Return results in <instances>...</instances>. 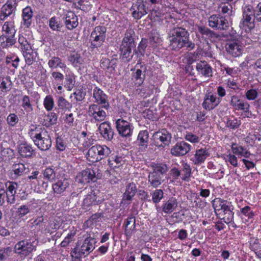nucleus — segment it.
Wrapping results in <instances>:
<instances>
[{
  "mask_svg": "<svg viewBox=\"0 0 261 261\" xmlns=\"http://www.w3.org/2000/svg\"><path fill=\"white\" fill-rule=\"evenodd\" d=\"M169 47L172 50L179 51L184 48L191 51L195 47V44L190 39V34L185 28L176 26L168 32Z\"/></svg>",
  "mask_w": 261,
  "mask_h": 261,
  "instance_id": "f257e3e1",
  "label": "nucleus"
},
{
  "mask_svg": "<svg viewBox=\"0 0 261 261\" xmlns=\"http://www.w3.org/2000/svg\"><path fill=\"white\" fill-rule=\"evenodd\" d=\"M135 36L134 30L132 29H127L120 45V57L125 62H130L134 56L136 55Z\"/></svg>",
  "mask_w": 261,
  "mask_h": 261,
  "instance_id": "f03ea898",
  "label": "nucleus"
},
{
  "mask_svg": "<svg viewBox=\"0 0 261 261\" xmlns=\"http://www.w3.org/2000/svg\"><path fill=\"white\" fill-rule=\"evenodd\" d=\"M215 213L217 215H219L221 219L223 220L226 223L231 222L233 218L232 212V206L230 203L226 200L218 201V204L216 205L213 204Z\"/></svg>",
  "mask_w": 261,
  "mask_h": 261,
  "instance_id": "7ed1b4c3",
  "label": "nucleus"
},
{
  "mask_svg": "<svg viewBox=\"0 0 261 261\" xmlns=\"http://www.w3.org/2000/svg\"><path fill=\"white\" fill-rule=\"evenodd\" d=\"M33 139L35 145L41 150H47L51 147L50 137L45 131L35 134Z\"/></svg>",
  "mask_w": 261,
  "mask_h": 261,
  "instance_id": "20e7f679",
  "label": "nucleus"
},
{
  "mask_svg": "<svg viewBox=\"0 0 261 261\" xmlns=\"http://www.w3.org/2000/svg\"><path fill=\"white\" fill-rule=\"evenodd\" d=\"M154 145L159 147H164L170 143L172 137L171 134L166 129L155 132L153 134Z\"/></svg>",
  "mask_w": 261,
  "mask_h": 261,
  "instance_id": "39448f33",
  "label": "nucleus"
},
{
  "mask_svg": "<svg viewBox=\"0 0 261 261\" xmlns=\"http://www.w3.org/2000/svg\"><path fill=\"white\" fill-rule=\"evenodd\" d=\"M208 22L210 27L219 30H226L229 27L228 19L220 15L211 16L208 18Z\"/></svg>",
  "mask_w": 261,
  "mask_h": 261,
  "instance_id": "423d86ee",
  "label": "nucleus"
},
{
  "mask_svg": "<svg viewBox=\"0 0 261 261\" xmlns=\"http://www.w3.org/2000/svg\"><path fill=\"white\" fill-rule=\"evenodd\" d=\"M255 12L251 5L246 6L243 10V17L242 23L244 27H247L249 29L254 27V21L255 20Z\"/></svg>",
  "mask_w": 261,
  "mask_h": 261,
  "instance_id": "0eeeda50",
  "label": "nucleus"
},
{
  "mask_svg": "<svg viewBox=\"0 0 261 261\" xmlns=\"http://www.w3.org/2000/svg\"><path fill=\"white\" fill-rule=\"evenodd\" d=\"M116 128L122 137H129L132 136L134 127L128 121L123 119H118L116 121Z\"/></svg>",
  "mask_w": 261,
  "mask_h": 261,
  "instance_id": "6e6552de",
  "label": "nucleus"
},
{
  "mask_svg": "<svg viewBox=\"0 0 261 261\" xmlns=\"http://www.w3.org/2000/svg\"><path fill=\"white\" fill-rule=\"evenodd\" d=\"M35 249L33 244L28 241L22 240L18 242L14 246V251L16 254L22 256H27Z\"/></svg>",
  "mask_w": 261,
  "mask_h": 261,
  "instance_id": "1a4fd4ad",
  "label": "nucleus"
},
{
  "mask_svg": "<svg viewBox=\"0 0 261 261\" xmlns=\"http://www.w3.org/2000/svg\"><path fill=\"white\" fill-rule=\"evenodd\" d=\"M95 170H97L96 167L93 168H87L79 174L77 179L81 183H88L90 181L94 182L98 178V177L96 176Z\"/></svg>",
  "mask_w": 261,
  "mask_h": 261,
  "instance_id": "9d476101",
  "label": "nucleus"
},
{
  "mask_svg": "<svg viewBox=\"0 0 261 261\" xmlns=\"http://www.w3.org/2000/svg\"><path fill=\"white\" fill-rule=\"evenodd\" d=\"M130 11H133L132 16L136 19H140L147 13L146 6L141 0H137L133 3Z\"/></svg>",
  "mask_w": 261,
  "mask_h": 261,
  "instance_id": "9b49d317",
  "label": "nucleus"
},
{
  "mask_svg": "<svg viewBox=\"0 0 261 261\" xmlns=\"http://www.w3.org/2000/svg\"><path fill=\"white\" fill-rule=\"evenodd\" d=\"M191 146L188 143L181 141L177 142L171 149V153L174 156H182L191 150Z\"/></svg>",
  "mask_w": 261,
  "mask_h": 261,
  "instance_id": "f8f14e48",
  "label": "nucleus"
},
{
  "mask_svg": "<svg viewBox=\"0 0 261 261\" xmlns=\"http://www.w3.org/2000/svg\"><path fill=\"white\" fill-rule=\"evenodd\" d=\"M88 114L95 120L101 121L103 120L106 116V112L98 105L93 104L89 106Z\"/></svg>",
  "mask_w": 261,
  "mask_h": 261,
  "instance_id": "ddd939ff",
  "label": "nucleus"
},
{
  "mask_svg": "<svg viewBox=\"0 0 261 261\" xmlns=\"http://www.w3.org/2000/svg\"><path fill=\"white\" fill-rule=\"evenodd\" d=\"M98 131L104 139L107 141L113 139L114 132L109 122L106 121L101 123L98 127Z\"/></svg>",
  "mask_w": 261,
  "mask_h": 261,
  "instance_id": "4468645a",
  "label": "nucleus"
},
{
  "mask_svg": "<svg viewBox=\"0 0 261 261\" xmlns=\"http://www.w3.org/2000/svg\"><path fill=\"white\" fill-rule=\"evenodd\" d=\"M230 105L236 110H242L246 113H249L250 105L247 102L239 99L238 96L233 95L231 97Z\"/></svg>",
  "mask_w": 261,
  "mask_h": 261,
  "instance_id": "2eb2a0df",
  "label": "nucleus"
},
{
  "mask_svg": "<svg viewBox=\"0 0 261 261\" xmlns=\"http://www.w3.org/2000/svg\"><path fill=\"white\" fill-rule=\"evenodd\" d=\"M196 68L199 74L207 77H210L213 76L212 68L205 61H200L197 63Z\"/></svg>",
  "mask_w": 261,
  "mask_h": 261,
  "instance_id": "dca6fc26",
  "label": "nucleus"
},
{
  "mask_svg": "<svg viewBox=\"0 0 261 261\" xmlns=\"http://www.w3.org/2000/svg\"><path fill=\"white\" fill-rule=\"evenodd\" d=\"M96 242L94 238L91 237L87 238L81 247V253H83V256L85 257L87 256L94 249Z\"/></svg>",
  "mask_w": 261,
  "mask_h": 261,
  "instance_id": "f3484780",
  "label": "nucleus"
},
{
  "mask_svg": "<svg viewBox=\"0 0 261 261\" xmlns=\"http://www.w3.org/2000/svg\"><path fill=\"white\" fill-rule=\"evenodd\" d=\"M93 97L95 99L98 104L102 105V108L108 109L109 107V104L107 102V96L103 93L100 88L96 87L93 90Z\"/></svg>",
  "mask_w": 261,
  "mask_h": 261,
  "instance_id": "a211bd4d",
  "label": "nucleus"
},
{
  "mask_svg": "<svg viewBox=\"0 0 261 261\" xmlns=\"http://www.w3.org/2000/svg\"><path fill=\"white\" fill-rule=\"evenodd\" d=\"M65 20V25L68 30H72L78 25L77 17L72 12H68L63 17Z\"/></svg>",
  "mask_w": 261,
  "mask_h": 261,
  "instance_id": "6ab92c4d",
  "label": "nucleus"
},
{
  "mask_svg": "<svg viewBox=\"0 0 261 261\" xmlns=\"http://www.w3.org/2000/svg\"><path fill=\"white\" fill-rule=\"evenodd\" d=\"M17 6V0H8L1 9V12L5 14V16H9L15 14Z\"/></svg>",
  "mask_w": 261,
  "mask_h": 261,
  "instance_id": "aec40b11",
  "label": "nucleus"
},
{
  "mask_svg": "<svg viewBox=\"0 0 261 261\" xmlns=\"http://www.w3.org/2000/svg\"><path fill=\"white\" fill-rule=\"evenodd\" d=\"M225 48L227 53L233 57H238L241 54V46L236 41H231L226 43Z\"/></svg>",
  "mask_w": 261,
  "mask_h": 261,
  "instance_id": "412c9836",
  "label": "nucleus"
},
{
  "mask_svg": "<svg viewBox=\"0 0 261 261\" xmlns=\"http://www.w3.org/2000/svg\"><path fill=\"white\" fill-rule=\"evenodd\" d=\"M138 65H140L141 69H137L136 72L133 73V77L136 80V84L140 85L145 79L146 68L145 65H141L140 60H139L136 67H138Z\"/></svg>",
  "mask_w": 261,
  "mask_h": 261,
  "instance_id": "4be33fe9",
  "label": "nucleus"
},
{
  "mask_svg": "<svg viewBox=\"0 0 261 261\" xmlns=\"http://www.w3.org/2000/svg\"><path fill=\"white\" fill-rule=\"evenodd\" d=\"M148 178L149 184L153 188L158 187L165 180L164 176L153 171L149 173Z\"/></svg>",
  "mask_w": 261,
  "mask_h": 261,
  "instance_id": "5701e85b",
  "label": "nucleus"
},
{
  "mask_svg": "<svg viewBox=\"0 0 261 261\" xmlns=\"http://www.w3.org/2000/svg\"><path fill=\"white\" fill-rule=\"evenodd\" d=\"M18 151L19 154L22 157L28 158L32 156L34 150L32 146L27 142L21 143L18 145Z\"/></svg>",
  "mask_w": 261,
  "mask_h": 261,
  "instance_id": "b1692460",
  "label": "nucleus"
},
{
  "mask_svg": "<svg viewBox=\"0 0 261 261\" xmlns=\"http://www.w3.org/2000/svg\"><path fill=\"white\" fill-rule=\"evenodd\" d=\"M210 155L208 149L206 148L197 149L195 154L194 163L196 165L201 164Z\"/></svg>",
  "mask_w": 261,
  "mask_h": 261,
  "instance_id": "393cba45",
  "label": "nucleus"
},
{
  "mask_svg": "<svg viewBox=\"0 0 261 261\" xmlns=\"http://www.w3.org/2000/svg\"><path fill=\"white\" fill-rule=\"evenodd\" d=\"M177 207V201L175 198H171L162 205V211L166 214H170Z\"/></svg>",
  "mask_w": 261,
  "mask_h": 261,
  "instance_id": "a878e982",
  "label": "nucleus"
},
{
  "mask_svg": "<svg viewBox=\"0 0 261 261\" xmlns=\"http://www.w3.org/2000/svg\"><path fill=\"white\" fill-rule=\"evenodd\" d=\"M137 141L141 150L147 148L148 143V131L145 130L140 132L138 136Z\"/></svg>",
  "mask_w": 261,
  "mask_h": 261,
  "instance_id": "bb28decb",
  "label": "nucleus"
},
{
  "mask_svg": "<svg viewBox=\"0 0 261 261\" xmlns=\"http://www.w3.org/2000/svg\"><path fill=\"white\" fill-rule=\"evenodd\" d=\"M33 12L30 7H27L22 10V17L23 21V24L27 28H29L32 21Z\"/></svg>",
  "mask_w": 261,
  "mask_h": 261,
  "instance_id": "cd10ccee",
  "label": "nucleus"
},
{
  "mask_svg": "<svg viewBox=\"0 0 261 261\" xmlns=\"http://www.w3.org/2000/svg\"><path fill=\"white\" fill-rule=\"evenodd\" d=\"M97 198L95 193L91 192L90 194L87 195L86 197L83 200V208L86 209L90 205L98 204L99 200H97Z\"/></svg>",
  "mask_w": 261,
  "mask_h": 261,
  "instance_id": "c85d7f7f",
  "label": "nucleus"
},
{
  "mask_svg": "<svg viewBox=\"0 0 261 261\" xmlns=\"http://www.w3.org/2000/svg\"><path fill=\"white\" fill-rule=\"evenodd\" d=\"M17 187L16 182H12L10 184L7 188L5 194L7 197V202L10 203H13L15 201V194L16 193V189Z\"/></svg>",
  "mask_w": 261,
  "mask_h": 261,
  "instance_id": "c756f323",
  "label": "nucleus"
},
{
  "mask_svg": "<svg viewBox=\"0 0 261 261\" xmlns=\"http://www.w3.org/2000/svg\"><path fill=\"white\" fill-rule=\"evenodd\" d=\"M15 35H1L0 36V45L3 48H8L16 42Z\"/></svg>",
  "mask_w": 261,
  "mask_h": 261,
  "instance_id": "7c9ffc66",
  "label": "nucleus"
},
{
  "mask_svg": "<svg viewBox=\"0 0 261 261\" xmlns=\"http://www.w3.org/2000/svg\"><path fill=\"white\" fill-rule=\"evenodd\" d=\"M198 30L202 35V37L205 39H215L219 37V35L216 33L205 27H199Z\"/></svg>",
  "mask_w": 261,
  "mask_h": 261,
  "instance_id": "2f4dec72",
  "label": "nucleus"
},
{
  "mask_svg": "<svg viewBox=\"0 0 261 261\" xmlns=\"http://www.w3.org/2000/svg\"><path fill=\"white\" fill-rule=\"evenodd\" d=\"M125 226V233L128 236H130L132 231L135 229L136 227V218L135 216L132 215L128 217L124 223Z\"/></svg>",
  "mask_w": 261,
  "mask_h": 261,
  "instance_id": "473e14b6",
  "label": "nucleus"
},
{
  "mask_svg": "<svg viewBox=\"0 0 261 261\" xmlns=\"http://www.w3.org/2000/svg\"><path fill=\"white\" fill-rule=\"evenodd\" d=\"M219 11L220 13L224 15L223 17L229 18L233 13V8L232 4H226V3H221L218 7Z\"/></svg>",
  "mask_w": 261,
  "mask_h": 261,
  "instance_id": "72a5a7b5",
  "label": "nucleus"
},
{
  "mask_svg": "<svg viewBox=\"0 0 261 261\" xmlns=\"http://www.w3.org/2000/svg\"><path fill=\"white\" fill-rule=\"evenodd\" d=\"M136 186L134 182L129 183L126 188V190L123 194V200H131L132 197L135 195L136 192Z\"/></svg>",
  "mask_w": 261,
  "mask_h": 261,
  "instance_id": "f704fd0d",
  "label": "nucleus"
},
{
  "mask_svg": "<svg viewBox=\"0 0 261 261\" xmlns=\"http://www.w3.org/2000/svg\"><path fill=\"white\" fill-rule=\"evenodd\" d=\"M148 39L146 38H142L136 48V56L137 58H141L144 56L146 48L148 46Z\"/></svg>",
  "mask_w": 261,
  "mask_h": 261,
  "instance_id": "c9c22d12",
  "label": "nucleus"
},
{
  "mask_svg": "<svg viewBox=\"0 0 261 261\" xmlns=\"http://www.w3.org/2000/svg\"><path fill=\"white\" fill-rule=\"evenodd\" d=\"M69 183L66 179L59 180L56 184L53 185V189L55 193L61 194L68 187Z\"/></svg>",
  "mask_w": 261,
  "mask_h": 261,
  "instance_id": "e433bc0d",
  "label": "nucleus"
},
{
  "mask_svg": "<svg viewBox=\"0 0 261 261\" xmlns=\"http://www.w3.org/2000/svg\"><path fill=\"white\" fill-rule=\"evenodd\" d=\"M2 35H15L16 30L13 22L11 21L5 22L2 27Z\"/></svg>",
  "mask_w": 261,
  "mask_h": 261,
  "instance_id": "4c0bfd02",
  "label": "nucleus"
},
{
  "mask_svg": "<svg viewBox=\"0 0 261 261\" xmlns=\"http://www.w3.org/2000/svg\"><path fill=\"white\" fill-rule=\"evenodd\" d=\"M90 37L93 39L90 44V47L92 49L100 47L105 40L101 36H98L97 34H93V32L91 33Z\"/></svg>",
  "mask_w": 261,
  "mask_h": 261,
  "instance_id": "58836bf2",
  "label": "nucleus"
},
{
  "mask_svg": "<svg viewBox=\"0 0 261 261\" xmlns=\"http://www.w3.org/2000/svg\"><path fill=\"white\" fill-rule=\"evenodd\" d=\"M48 65L50 68H60L65 69L66 66L62 60L58 57H53L48 61Z\"/></svg>",
  "mask_w": 261,
  "mask_h": 261,
  "instance_id": "ea45409f",
  "label": "nucleus"
},
{
  "mask_svg": "<svg viewBox=\"0 0 261 261\" xmlns=\"http://www.w3.org/2000/svg\"><path fill=\"white\" fill-rule=\"evenodd\" d=\"M180 177L182 180L187 181L191 174V168L187 163H183L182 167L179 169Z\"/></svg>",
  "mask_w": 261,
  "mask_h": 261,
  "instance_id": "a19ab883",
  "label": "nucleus"
},
{
  "mask_svg": "<svg viewBox=\"0 0 261 261\" xmlns=\"http://www.w3.org/2000/svg\"><path fill=\"white\" fill-rule=\"evenodd\" d=\"M152 170L153 172L164 176L165 174L168 171L169 168L166 164L160 163L153 165L152 166Z\"/></svg>",
  "mask_w": 261,
  "mask_h": 261,
  "instance_id": "79ce46f5",
  "label": "nucleus"
},
{
  "mask_svg": "<svg viewBox=\"0 0 261 261\" xmlns=\"http://www.w3.org/2000/svg\"><path fill=\"white\" fill-rule=\"evenodd\" d=\"M49 26L53 31L60 32L63 25L60 20L54 16L49 20Z\"/></svg>",
  "mask_w": 261,
  "mask_h": 261,
  "instance_id": "37998d69",
  "label": "nucleus"
},
{
  "mask_svg": "<svg viewBox=\"0 0 261 261\" xmlns=\"http://www.w3.org/2000/svg\"><path fill=\"white\" fill-rule=\"evenodd\" d=\"M80 198V194L76 192H73L71 194L69 199L66 200V204L71 207L76 206L77 204H79Z\"/></svg>",
  "mask_w": 261,
  "mask_h": 261,
  "instance_id": "c03bdc74",
  "label": "nucleus"
},
{
  "mask_svg": "<svg viewBox=\"0 0 261 261\" xmlns=\"http://www.w3.org/2000/svg\"><path fill=\"white\" fill-rule=\"evenodd\" d=\"M231 148L234 153L241 155L245 158H248L250 155L249 152L246 149L241 146H238L237 144L233 143Z\"/></svg>",
  "mask_w": 261,
  "mask_h": 261,
  "instance_id": "a18cd8bd",
  "label": "nucleus"
},
{
  "mask_svg": "<svg viewBox=\"0 0 261 261\" xmlns=\"http://www.w3.org/2000/svg\"><path fill=\"white\" fill-rule=\"evenodd\" d=\"M12 82L9 76L3 78L0 83V89L2 92L9 91L11 89Z\"/></svg>",
  "mask_w": 261,
  "mask_h": 261,
  "instance_id": "49530a36",
  "label": "nucleus"
},
{
  "mask_svg": "<svg viewBox=\"0 0 261 261\" xmlns=\"http://www.w3.org/2000/svg\"><path fill=\"white\" fill-rule=\"evenodd\" d=\"M58 119V115L54 112H51L45 116L44 120L46 122L44 125L46 126H49L50 125L55 124L57 123Z\"/></svg>",
  "mask_w": 261,
  "mask_h": 261,
  "instance_id": "de8ad7c7",
  "label": "nucleus"
},
{
  "mask_svg": "<svg viewBox=\"0 0 261 261\" xmlns=\"http://www.w3.org/2000/svg\"><path fill=\"white\" fill-rule=\"evenodd\" d=\"M56 175L54 169L52 168H47L43 171L44 178L50 182L55 180Z\"/></svg>",
  "mask_w": 261,
  "mask_h": 261,
  "instance_id": "09e8293b",
  "label": "nucleus"
},
{
  "mask_svg": "<svg viewBox=\"0 0 261 261\" xmlns=\"http://www.w3.org/2000/svg\"><path fill=\"white\" fill-rule=\"evenodd\" d=\"M152 200L154 203H158L164 197V192L161 189H156L151 193Z\"/></svg>",
  "mask_w": 261,
  "mask_h": 261,
  "instance_id": "8fccbe9b",
  "label": "nucleus"
},
{
  "mask_svg": "<svg viewBox=\"0 0 261 261\" xmlns=\"http://www.w3.org/2000/svg\"><path fill=\"white\" fill-rule=\"evenodd\" d=\"M89 160L92 162H95L100 161V159L98 158L97 153L96 152L95 146H92L88 151L87 154Z\"/></svg>",
  "mask_w": 261,
  "mask_h": 261,
  "instance_id": "3c124183",
  "label": "nucleus"
},
{
  "mask_svg": "<svg viewBox=\"0 0 261 261\" xmlns=\"http://www.w3.org/2000/svg\"><path fill=\"white\" fill-rule=\"evenodd\" d=\"M21 106L27 113H30L33 110L30 97L28 96L25 95L23 97Z\"/></svg>",
  "mask_w": 261,
  "mask_h": 261,
  "instance_id": "603ef678",
  "label": "nucleus"
},
{
  "mask_svg": "<svg viewBox=\"0 0 261 261\" xmlns=\"http://www.w3.org/2000/svg\"><path fill=\"white\" fill-rule=\"evenodd\" d=\"M12 168L14 174L17 176L21 175L26 169L25 165L22 163L14 164Z\"/></svg>",
  "mask_w": 261,
  "mask_h": 261,
  "instance_id": "864d4df0",
  "label": "nucleus"
},
{
  "mask_svg": "<svg viewBox=\"0 0 261 261\" xmlns=\"http://www.w3.org/2000/svg\"><path fill=\"white\" fill-rule=\"evenodd\" d=\"M57 103L59 108L62 110L70 109L72 107V105L62 96L58 98Z\"/></svg>",
  "mask_w": 261,
  "mask_h": 261,
  "instance_id": "5fc2aeb1",
  "label": "nucleus"
},
{
  "mask_svg": "<svg viewBox=\"0 0 261 261\" xmlns=\"http://www.w3.org/2000/svg\"><path fill=\"white\" fill-rule=\"evenodd\" d=\"M68 61L75 67L77 66L78 64H82L81 57L77 53L71 54L68 57Z\"/></svg>",
  "mask_w": 261,
  "mask_h": 261,
  "instance_id": "6e6d98bb",
  "label": "nucleus"
},
{
  "mask_svg": "<svg viewBox=\"0 0 261 261\" xmlns=\"http://www.w3.org/2000/svg\"><path fill=\"white\" fill-rule=\"evenodd\" d=\"M205 100H209L212 103L211 109H214L221 102V99L220 98H217L216 96L213 95H206Z\"/></svg>",
  "mask_w": 261,
  "mask_h": 261,
  "instance_id": "4d7b16f0",
  "label": "nucleus"
},
{
  "mask_svg": "<svg viewBox=\"0 0 261 261\" xmlns=\"http://www.w3.org/2000/svg\"><path fill=\"white\" fill-rule=\"evenodd\" d=\"M43 105L48 111L51 110L54 106V101L53 97L50 95L46 96Z\"/></svg>",
  "mask_w": 261,
  "mask_h": 261,
  "instance_id": "13d9d810",
  "label": "nucleus"
},
{
  "mask_svg": "<svg viewBox=\"0 0 261 261\" xmlns=\"http://www.w3.org/2000/svg\"><path fill=\"white\" fill-rule=\"evenodd\" d=\"M43 223H44V218L43 216L38 217L32 223V227H35L38 230L42 229L43 228Z\"/></svg>",
  "mask_w": 261,
  "mask_h": 261,
  "instance_id": "bf43d9fd",
  "label": "nucleus"
},
{
  "mask_svg": "<svg viewBox=\"0 0 261 261\" xmlns=\"http://www.w3.org/2000/svg\"><path fill=\"white\" fill-rule=\"evenodd\" d=\"M161 39L157 33L151 32L149 34V42L151 45H155L156 44L159 43Z\"/></svg>",
  "mask_w": 261,
  "mask_h": 261,
  "instance_id": "052dcab7",
  "label": "nucleus"
},
{
  "mask_svg": "<svg viewBox=\"0 0 261 261\" xmlns=\"http://www.w3.org/2000/svg\"><path fill=\"white\" fill-rule=\"evenodd\" d=\"M245 95L247 99L249 100H254L257 97L258 91L254 89L248 90L246 91Z\"/></svg>",
  "mask_w": 261,
  "mask_h": 261,
  "instance_id": "680f3d73",
  "label": "nucleus"
},
{
  "mask_svg": "<svg viewBox=\"0 0 261 261\" xmlns=\"http://www.w3.org/2000/svg\"><path fill=\"white\" fill-rule=\"evenodd\" d=\"M107 28L105 26L96 27L94 30L93 34H97L98 36H101L104 39H106V33Z\"/></svg>",
  "mask_w": 261,
  "mask_h": 261,
  "instance_id": "e2e57ef3",
  "label": "nucleus"
},
{
  "mask_svg": "<svg viewBox=\"0 0 261 261\" xmlns=\"http://www.w3.org/2000/svg\"><path fill=\"white\" fill-rule=\"evenodd\" d=\"M240 125V120L237 119H233L232 120L228 119L226 122V126L231 129L237 128Z\"/></svg>",
  "mask_w": 261,
  "mask_h": 261,
  "instance_id": "0e129e2a",
  "label": "nucleus"
},
{
  "mask_svg": "<svg viewBox=\"0 0 261 261\" xmlns=\"http://www.w3.org/2000/svg\"><path fill=\"white\" fill-rule=\"evenodd\" d=\"M249 243L250 248L253 251L257 250L261 247L258 238H251Z\"/></svg>",
  "mask_w": 261,
  "mask_h": 261,
  "instance_id": "69168bd1",
  "label": "nucleus"
},
{
  "mask_svg": "<svg viewBox=\"0 0 261 261\" xmlns=\"http://www.w3.org/2000/svg\"><path fill=\"white\" fill-rule=\"evenodd\" d=\"M7 121L9 125L14 126L18 122V118L16 114L11 113L7 117Z\"/></svg>",
  "mask_w": 261,
  "mask_h": 261,
  "instance_id": "338daca9",
  "label": "nucleus"
},
{
  "mask_svg": "<svg viewBox=\"0 0 261 261\" xmlns=\"http://www.w3.org/2000/svg\"><path fill=\"white\" fill-rule=\"evenodd\" d=\"M241 212L245 216L247 217L248 219H251L253 217L254 214L251 210V207L249 206H246L241 208Z\"/></svg>",
  "mask_w": 261,
  "mask_h": 261,
  "instance_id": "774afa93",
  "label": "nucleus"
}]
</instances>
